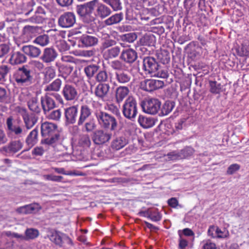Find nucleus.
<instances>
[{"mask_svg":"<svg viewBox=\"0 0 249 249\" xmlns=\"http://www.w3.org/2000/svg\"><path fill=\"white\" fill-rule=\"evenodd\" d=\"M22 117L24 124L20 118L14 119L12 116L7 118L6 130L8 137L16 138L24 136L27 131L36 124L38 119L34 114L25 113Z\"/></svg>","mask_w":249,"mask_h":249,"instance_id":"obj_1","label":"nucleus"},{"mask_svg":"<svg viewBox=\"0 0 249 249\" xmlns=\"http://www.w3.org/2000/svg\"><path fill=\"white\" fill-rule=\"evenodd\" d=\"M93 113L99 124L105 129L115 131L118 123L116 118L111 114L103 111L101 104L93 101L92 103Z\"/></svg>","mask_w":249,"mask_h":249,"instance_id":"obj_2","label":"nucleus"},{"mask_svg":"<svg viewBox=\"0 0 249 249\" xmlns=\"http://www.w3.org/2000/svg\"><path fill=\"white\" fill-rule=\"evenodd\" d=\"M41 143L53 145L62 138L61 133L56 124L45 122L41 125Z\"/></svg>","mask_w":249,"mask_h":249,"instance_id":"obj_3","label":"nucleus"},{"mask_svg":"<svg viewBox=\"0 0 249 249\" xmlns=\"http://www.w3.org/2000/svg\"><path fill=\"white\" fill-rule=\"evenodd\" d=\"M142 70L146 74H151L154 76L165 79L168 76L166 69H163L152 56H145L142 58Z\"/></svg>","mask_w":249,"mask_h":249,"instance_id":"obj_4","label":"nucleus"},{"mask_svg":"<svg viewBox=\"0 0 249 249\" xmlns=\"http://www.w3.org/2000/svg\"><path fill=\"white\" fill-rule=\"evenodd\" d=\"M34 75L32 67L28 64H26L19 67L16 70L14 77L18 86H29L35 82Z\"/></svg>","mask_w":249,"mask_h":249,"instance_id":"obj_5","label":"nucleus"},{"mask_svg":"<svg viewBox=\"0 0 249 249\" xmlns=\"http://www.w3.org/2000/svg\"><path fill=\"white\" fill-rule=\"evenodd\" d=\"M98 2V0H91L76 6V12L84 22L89 23L95 20L94 10Z\"/></svg>","mask_w":249,"mask_h":249,"instance_id":"obj_6","label":"nucleus"},{"mask_svg":"<svg viewBox=\"0 0 249 249\" xmlns=\"http://www.w3.org/2000/svg\"><path fill=\"white\" fill-rule=\"evenodd\" d=\"M122 111L125 118L131 121H134L138 113V106L136 99L132 96H129L125 100Z\"/></svg>","mask_w":249,"mask_h":249,"instance_id":"obj_7","label":"nucleus"},{"mask_svg":"<svg viewBox=\"0 0 249 249\" xmlns=\"http://www.w3.org/2000/svg\"><path fill=\"white\" fill-rule=\"evenodd\" d=\"M161 103L156 98L145 99L141 102V106L143 112L151 115H155L159 112Z\"/></svg>","mask_w":249,"mask_h":249,"instance_id":"obj_8","label":"nucleus"},{"mask_svg":"<svg viewBox=\"0 0 249 249\" xmlns=\"http://www.w3.org/2000/svg\"><path fill=\"white\" fill-rule=\"evenodd\" d=\"M164 86V81L150 79L142 81L140 84V88L143 90L151 92L163 88Z\"/></svg>","mask_w":249,"mask_h":249,"instance_id":"obj_9","label":"nucleus"},{"mask_svg":"<svg viewBox=\"0 0 249 249\" xmlns=\"http://www.w3.org/2000/svg\"><path fill=\"white\" fill-rule=\"evenodd\" d=\"M111 136L112 133L108 130L99 129L94 132L92 140L95 144L100 145L108 142Z\"/></svg>","mask_w":249,"mask_h":249,"instance_id":"obj_10","label":"nucleus"},{"mask_svg":"<svg viewBox=\"0 0 249 249\" xmlns=\"http://www.w3.org/2000/svg\"><path fill=\"white\" fill-rule=\"evenodd\" d=\"M76 22L75 16L73 13L67 12L60 15L58 19L59 26L64 28L72 27Z\"/></svg>","mask_w":249,"mask_h":249,"instance_id":"obj_11","label":"nucleus"},{"mask_svg":"<svg viewBox=\"0 0 249 249\" xmlns=\"http://www.w3.org/2000/svg\"><path fill=\"white\" fill-rule=\"evenodd\" d=\"M25 96L24 92H21L19 96V99L21 102H27L28 107L29 109L36 113H39L41 112V108L38 102L37 98L36 96H31L30 94H27V97L23 99Z\"/></svg>","mask_w":249,"mask_h":249,"instance_id":"obj_12","label":"nucleus"},{"mask_svg":"<svg viewBox=\"0 0 249 249\" xmlns=\"http://www.w3.org/2000/svg\"><path fill=\"white\" fill-rule=\"evenodd\" d=\"M58 55L56 50L54 48L46 47L44 49L40 59L43 63L50 64L55 61Z\"/></svg>","mask_w":249,"mask_h":249,"instance_id":"obj_13","label":"nucleus"},{"mask_svg":"<svg viewBox=\"0 0 249 249\" xmlns=\"http://www.w3.org/2000/svg\"><path fill=\"white\" fill-rule=\"evenodd\" d=\"M40 102L45 115H47L51 110L56 107L55 102L51 96L50 93H46L44 96H41Z\"/></svg>","mask_w":249,"mask_h":249,"instance_id":"obj_14","label":"nucleus"},{"mask_svg":"<svg viewBox=\"0 0 249 249\" xmlns=\"http://www.w3.org/2000/svg\"><path fill=\"white\" fill-rule=\"evenodd\" d=\"M110 89V87L109 84L99 83L95 89L94 94L102 101H107L108 99Z\"/></svg>","mask_w":249,"mask_h":249,"instance_id":"obj_15","label":"nucleus"},{"mask_svg":"<svg viewBox=\"0 0 249 249\" xmlns=\"http://www.w3.org/2000/svg\"><path fill=\"white\" fill-rule=\"evenodd\" d=\"M78 110L75 106L65 108L64 116L67 124H73L77 122Z\"/></svg>","mask_w":249,"mask_h":249,"instance_id":"obj_16","label":"nucleus"},{"mask_svg":"<svg viewBox=\"0 0 249 249\" xmlns=\"http://www.w3.org/2000/svg\"><path fill=\"white\" fill-rule=\"evenodd\" d=\"M51 241L59 246H62L64 242L71 244V240L65 234L58 231H52L49 235Z\"/></svg>","mask_w":249,"mask_h":249,"instance_id":"obj_17","label":"nucleus"},{"mask_svg":"<svg viewBox=\"0 0 249 249\" xmlns=\"http://www.w3.org/2000/svg\"><path fill=\"white\" fill-rule=\"evenodd\" d=\"M62 94L67 101L75 100L78 97V91L74 86L67 84L62 89Z\"/></svg>","mask_w":249,"mask_h":249,"instance_id":"obj_18","label":"nucleus"},{"mask_svg":"<svg viewBox=\"0 0 249 249\" xmlns=\"http://www.w3.org/2000/svg\"><path fill=\"white\" fill-rule=\"evenodd\" d=\"M92 112L91 109L88 105L84 104L81 105L77 120V125H83L86 121L88 120V118L91 116Z\"/></svg>","mask_w":249,"mask_h":249,"instance_id":"obj_19","label":"nucleus"},{"mask_svg":"<svg viewBox=\"0 0 249 249\" xmlns=\"http://www.w3.org/2000/svg\"><path fill=\"white\" fill-rule=\"evenodd\" d=\"M22 147V142L19 141H13L8 144L3 146L0 149V152L3 154L16 153L19 151Z\"/></svg>","mask_w":249,"mask_h":249,"instance_id":"obj_20","label":"nucleus"},{"mask_svg":"<svg viewBox=\"0 0 249 249\" xmlns=\"http://www.w3.org/2000/svg\"><path fill=\"white\" fill-rule=\"evenodd\" d=\"M138 57L137 53L133 49H123L120 56V59L128 64H132Z\"/></svg>","mask_w":249,"mask_h":249,"instance_id":"obj_21","label":"nucleus"},{"mask_svg":"<svg viewBox=\"0 0 249 249\" xmlns=\"http://www.w3.org/2000/svg\"><path fill=\"white\" fill-rule=\"evenodd\" d=\"M27 57L25 54L20 51H13L11 53L9 63L12 65H20L25 63Z\"/></svg>","mask_w":249,"mask_h":249,"instance_id":"obj_22","label":"nucleus"},{"mask_svg":"<svg viewBox=\"0 0 249 249\" xmlns=\"http://www.w3.org/2000/svg\"><path fill=\"white\" fill-rule=\"evenodd\" d=\"M115 79L120 84L127 85L130 82L132 79V75L129 71L124 70L115 71Z\"/></svg>","mask_w":249,"mask_h":249,"instance_id":"obj_23","label":"nucleus"},{"mask_svg":"<svg viewBox=\"0 0 249 249\" xmlns=\"http://www.w3.org/2000/svg\"><path fill=\"white\" fill-rule=\"evenodd\" d=\"M21 51L26 55L32 58H37L41 53L40 48L33 45H23L21 48Z\"/></svg>","mask_w":249,"mask_h":249,"instance_id":"obj_24","label":"nucleus"},{"mask_svg":"<svg viewBox=\"0 0 249 249\" xmlns=\"http://www.w3.org/2000/svg\"><path fill=\"white\" fill-rule=\"evenodd\" d=\"M79 42L81 43L83 47H92L98 44V39L95 36L84 34L80 37Z\"/></svg>","mask_w":249,"mask_h":249,"instance_id":"obj_25","label":"nucleus"},{"mask_svg":"<svg viewBox=\"0 0 249 249\" xmlns=\"http://www.w3.org/2000/svg\"><path fill=\"white\" fill-rule=\"evenodd\" d=\"M95 8V11L94 12L95 18L98 17L101 18H104L109 16L111 12L109 7L103 3H99V1Z\"/></svg>","mask_w":249,"mask_h":249,"instance_id":"obj_26","label":"nucleus"},{"mask_svg":"<svg viewBox=\"0 0 249 249\" xmlns=\"http://www.w3.org/2000/svg\"><path fill=\"white\" fill-rule=\"evenodd\" d=\"M39 235V231L35 228H27L24 232V235L20 234L18 236L21 241H29L36 239Z\"/></svg>","mask_w":249,"mask_h":249,"instance_id":"obj_27","label":"nucleus"},{"mask_svg":"<svg viewBox=\"0 0 249 249\" xmlns=\"http://www.w3.org/2000/svg\"><path fill=\"white\" fill-rule=\"evenodd\" d=\"M129 89L126 86H119L115 90V99L116 102L120 104L127 96Z\"/></svg>","mask_w":249,"mask_h":249,"instance_id":"obj_28","label":"nucleus"},{"mask_svg":"<svg viewBox=\"0 0 249 249\" xmlns=\"http://www.w3.org/2000/svg\"><path fill=\"white\" fill-rule=\"evenodd\" d=\"M38 129L37 127H35L27 135L25 142L30 147H33L38 142Z\"/></svg>","mask_w":249,"mask_h":249,"instance_id":"obj_29","label":"nucleus"},{"mask_svg":"<svg viewBox=\"0 0 249 249\" xmlns=\"http://www.w3.org/2000/svg\"><path fill=\"white\" fill-rule=\"evenodd\" d=\"M127 143V141L123 135L115 136L111 142V147L118 150L124 147Z\"/></svg>","mask_w":249,"mask_h":249,"instance_id":"obj_30","label":"nucleus"},{"mask_svg":"<svg viewBox=\"0 0 249 249\" xmlns=\"http://www.w3.org/2000/svg\"><path fill=\"white\" fill-rule=\"evenodd\" d=\"M175 106V103L174 101H166L162 106L160 105L159 115L160 116L167 115L172 111Z\"/></svg>","mask_w":249,"mask_h":249,"instance_id":"obj_31","label":"nucleus"},{"mask_svg":"<svg viewBox=\"0 0 249 249\" xmlns=\"http://www.w3.org/2000/svg\"><path fill=\"white\" fill-rule=\"evenodd\" d=\"M138 123L144 128H148L153 126L156 123V120L152 117L140 115L138 118Z\"/></svg>","mask_w":249,"mask_h":249,"instance_id":"obj_32","label":"nucleus"},{"mask_svg":"<svg viewBox=\"0 0 249 249\" xmlns=\"http://www.w3.org/2000/svg\"><path fill=\"white\" fill-rule=\"evenodd\" d=\"M12 98L10 92L3 88L0 87V103L7 105L11 104Z\"/></svg>","mask_w":249,"mask_h":249,"instance_id":"obj_33","label":"nucleus"},{"mask_svg":"<svg viewBox=\"0 0 249 249\" xmlns=\"http://www.w3.org/2000/svg\"><path fill=\"white\" fill-rule=\"evenodd\" d=\"M124 18V15L122 13L115 14L106 19L105 24L107 26H111L121 22Z\"/></svg>","mask_w":249,"mask_h":249,"instance_id":"obj_34","label":"nucleus"},{"mask_svg":"<svg viewBox=\"0 0 249 249\" xmlns=\"http://www.w3.org/2000/svg\"><path fill=\"white\" fill-rule=\"evenodd\" d=\"M140 42L142 46H153L156 42V38L152 34H146L141 38Z\"/></svg>","mask_w":249,"mask_h":249,"instance_id":"obj_35","label":"nucleus"},{"mask_svg":"<svg viewBox=\"0 0 249 249\" xmlns=\"http://www.w3.org/2000/svg\"><path fill=\"white\" fill-rule=\"evenodd\" d=\"M158 59L162 64H168L170 61L169 52L166 50H161L156 53Z\"/></svg>","mask_w":249,"mask_h":249,"instance_id":"obj_36","label":"nucleus"},{"mask_svg":"<svg viewBox=\"0 0 249 249\" xmlns=\"http://www.w3.org/2000/svg\"><path fill=\"white\" fill-rule=\"evenodd\" d=\"M39 29L37 26L26 25L23 28L22 34L27 37H32L38 32Z\"/></svg>","mask_w":249,"mask_h":249,"instance_id":"obj_37","label":"nucleus"},{"mask_svg":"<svg viewBox=\"0 0 249 249\" xmlns=\"http://www.w3.org/2000/svg\"><path fill=\"white\" fill-rule=\"evenodd\" d=\"M100 66L96 64L89 65L84 68V72L89 79L92 78L98 71Z\"/></svg>","mask_w":249,"mask_h":249,"instance_id":"obj_38","label":"nucleus"},{"mask_svg":"<svg viewBox=\"0 0 249 249\" xmlns=\"http://www.w3.org/2000/svg\"><path fill=\"white\" fill-rule=\"evenodd\" d=\"M209 86L210 92L213 94H220L222 91V85L216 81L210 80Z\"/></svg>","mask_w":249,"mask_h":249,"instance_id":"obj_39","label":"nucleus"},{"mask_svg":"<svg viewBox=\"0 0 249 249\" xmlns=\"http://www.w3.org/2000/svg\"><path fill=\"white\" fill-rule=\"evenodd\" d=\"M62 83V80L60 79L57 78L52 83L47 85L45 88V90L57 92L59 91L61 88Z\"/></svg>","mask_w":249,"mask_h":249,"instance_id":"obj_40","label":"nucleus"},{"mask_svg":"<svg viewBox=\"0 0 249 249\" xmlns=\"http://www.w3.org/2000/svg\"><path fill=\"white\" fill-rule=\"evenodd\" d=\"M121 52V47L115 46L107 49L105 52L104 55L107 58H114L118 56Z\"/></svg>","mask_w":249,"mask_h":249,"instance_id":"obj_41","label":"nucleus"},{"mask_svg":"<svg viewBox=\"0 0 249 249\" xmlns=\"http://www.w3.org/2000/svg\"><path fill=\"white\" fill-rule=\"evenodd\" d=\"M56 75L55 70L52 66L48 67L45 69L44 72V80L48 83L53 79Z\"/></svg>","mask_w":249,"mask_h":249,"instance_id":"obj_42","label":"nucleus"},{"mask_svg":"<svg viewBox=\"0 0 249 249\" xmlns=\"http://www.w3.org/2000/svg\"><path fill=\"white\" fill-rule=\"evenodd\" d=\"M78 144L84 148L89 147L91 144L89 135L86 134L81 135L78 140Z\"/></svg>","mask_w":249,"mask_h":249,"instance_id":"obj_43","label":"nucleus"},{"mask_svg":"<svg viewBox=\"0 0 249 249\" xmlns=\"http://www.w3.org/2000/svg\"><path fill=\"white\" fill-rule=\"evenodd\" d=\"M96 80L100 83H106L108 80V75L106 70L100 71L95 76Z\"/></svg>","mask_w":249,"mask_h":249,"instance_id":"obj_44","label":"nucleus"},{"mask_svg":"<svg viewBox=\"0 0 249 249\" xmlns=\"http://www.w3.org/2000/svg\"><path fill=\"white\" fill-rule=\"evenodd\" d=\"M35 210V207L32 205H27L17 208L16 212L21 214H28L33 212Z\"/></svg>","mask_w":249,"mask_h":249,"instance_id":"obj_45","label":"nucleus"},{"mask_svg":"<svg viewBox=\"0 0 249 249\" xmlns=\"http://www.w3.org/2000/svg\"><path fill=\"white\" fill-rule=\"evenodd\" d=\"M82 130L88 133L92 132L96 128V124L93 120H89L86 122L82 125Z\"/></svg>","mask_w":249,"mask_h":249,"instance_id":"obj_46","label":"nucleus"},{"mask_svg":"<svg viewBox=\"0 0 249 249\" xmlns=\"http://www.w3.org/2000/svg\"><path fill=\"white\" fill-rule=\"evenodd\" d=\"M106 3L108 4L114 11L120 10L122 8V3L120 0H103Z\"/></svg>","mask_w":249,"mask_h":249,"instance_id":"obj_47","label":"nucleus"},{"mask_svg":"<svg viewBox=\"0 0 249 249\" xmlns=\"http://www.w3.org/2000/svg\"><path fill=\"white\" fill-rule=\"evenodd\" d=\"M34 42L39 44L41 46H46L49 42L48 36L46 35L39 36L36 38L34 40Z\"/></svg>","mask_w":249,"mask_h":249,"instance_id":"obj_48","label":"nucleus"},{"mask_svg":"<svg viewBox=\"0 0 249 249\" xmlns=\"http://www.w3.org/2000/svg\"><path fill=\"white\" fill-rule=\"evenodd\" d=\"M10 68L7 65L0 66V83H2L6 80V76L9 72Z\"/></svg>","mask_w":249,"mask_h":249,"instance_id":"obj_49","label":"nucleus"},{"mask_svg":"<svg viewBox=\"0 0 249 249\" xmlns=\"http://www.w3.org/2000/svg\"><path fill=\"white\" fill-rule=\"evenodd\" d=\"M110 66L113 70L116 71H119L124 70L125 65L120 60H115L110 63Z\"/></svg>","mask_w":249,"mask_h":249,"instance_id":"obj_50","label":"nucleus"},{"mask_svg":"<svg viewBox=\"0 0 249 249\" xmlns=\"http://www.w3.org/2000/svg\"><path fill=\"white\" fill-rule=\"evenodd\" d=\"M49 119L54 121H59L61 117V111L60 109L54 110L50 112L47 115H46Z\"/></svg>","mask_w":249,"mask_h":249,"instance_id":"obj_51","label":"nucleus"},{"mask_svg":"<svg viewBox=\"0 0 249 249\" xmlns=\"http://www.w3.org/2000/svg\"><path fill=\"white\" fill-rule=\"evenodd\" d=\"M137 37V36L135 33H129L124 34L121 36L122 40L129 43L134 42Z\"/></svg>","mask_w":249,"mask_h":249,"instance_id":"obj_52","label":"nucleus"},{"mask_svg":"<svg viewBox=\"0 0 249 249\" xmlns=\"http://www.w3.org/2000/svg\"><path fill=\"white\" fill-rule=\"evenodd\" d=\"M181 159L186 158L191 156L194 153V149L191 147H186L179 151Z\"/></svg>","mask_w":249,"mask_h":249,"instance_id":"obj_53","label":"nucleus"},{"mask_svg":"<svg viewBox=\"0 0 249 249\" xmlns=\"http://www.w3.org/2000/svg\"><path fill=\"white\" fill-rule=\"evenodd\" d=\"M149 218L152 221L158 222L160 220L161 216L157 210H153L150 209Z\"/></svg>","mask_w":249,"mask_h":249,"instance_id":"obj_54","label":"nucleus"},{"mask_svg":"<svg viewBox=\"0 0 249 249\" xmlns=\"http://www.w3.org/2000/svg\"><path fill=\"white\" fill-rule=\"evenodd\" d=\"M116 41L112 39H105L102 43V48L103 50L107 49L116 45Z\"/></svg>","mask_w":249,"mask_h":249,"instance_id":"obj_55","label":"nucleus"},{"mask_svg":"<svg viewBox=\"0 0 249 249\" xmlns=\"http://www.w3.org/2000/svg\"><path fill=\"white\" fill-rule=\"evenodd\" d=\"M215 238H225L229 235V232L227 231H222L218 227H215Z\"/></svg>","mask_w":249,"mask_h":249,"instance_id":"obj_56","label":"nucleus"},{"mask_svg":"<svg viewBox=\"0 0 249 249\" xmlns=\"http://www.w3.org/2000/svg\"><path fill=\"white\" fill-rule=\"evenodd\" d=\"M44 19V17L43 16L35 13L33 17L29 18V21L35 23H42Z\"/></svg>","mask_w":249,"mask_h":249,"instance_id":"obj_57","label":"nucleus"},{"mask_svg":"<svg viewBox=\"0 0 249 249\" xmlns=\"http://www.w3.org/2000/svg\"><path fill=\"white\" fill-rule=\"evenodd\" d=\"M179 151H173L167 154L168 158L171 160H178L181 159Z\"/></svg>","mask_w":249,"mask_h":249,"instance_id":"obj_58","label":"nucleus"},{"mask_svg":"<svg viewBox=\"0 0 249 249\" xmlns=\"http://www.w3.org/2000/svg\"><path fill=\"white\" fill-rule=\"evenodd\" d=\"M10 47L6 44L0 45V58L4 57L9 52Z\"/></svg>","mask_w":249,"mask_h":249,"instance_id":"obj_59","label":"nucleus"},{"mask_svg":"<svg viewBox=\"0 0 249 249\" xmlns=\"http://www.w3.org/2000/svg\"><path fill=\"white\" fill-rule=\"evenodd\" d=\"M240 165L237 163L231 164L227 170V174L232 175L240 169Z\"/></svg>","mask_w":249,"mask_h":249,"instance_id":"obj_60","label":"nucleus"},{"mask_svg":"<svg viewBox=\"0 0 249 249\" xmlns=\"http://www.w3.org/2000/svg\"><path fill=\"white\" fill-rule=\"evenodd\" d=\"M57 46L60 52H65L68 50L69 49V46L67 45L66 41L63 40L57 42Z\"/></svg>","mask_w":249,"mask_h":249,"instance_id":"obj_61","label":"nucleus"},{"mask_svg":"<svg viewBox=\"0 0 249 249\" xmlns=\"http://www.w3.org/2000/svg\"><path fill=\"white\" fill-rule=\"evenodd\" d=\"M73 70V68L70 66L63 65L60 68V71L63 72V76H67L69 75Z\"/></svg>","mask_w":249,"mask_h":249,"instance_id":"obj_62","label":"nucleus"},{"mask_svg":"<svg viewBox=\"0 0 249 249\" xmlns=\"http://www.w3.org/2000/svg\"><path fill=\"white\" fill-rule=\"evenodd\" d=\"M202 249H216V245L212 242L210 240H208L204 242Z\"/></svg>","mask_w":249,"mask_h":249,"instance_id":"obj_63","label":"nucleus"},{"mask_svg":"<svg viewBox=\"0 0 249 249\" xmlns=\"http://www.w3.org/2000/svg\"><path fill=\"white\" fill-rule=\"evenodd\" d=\"M237 52L240 56L248 55L249 53V47H245L244 46H242L241 48L237 50Z\"/></svg>","mask_w":249,"mask_h":249,"instance_id":"obj_64","label":"nucleus"}]
</instances>
